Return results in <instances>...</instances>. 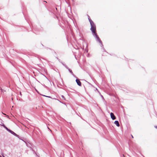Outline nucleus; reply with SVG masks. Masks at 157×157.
Returning a JSON list of instances; mask_svg holds the SVG:
<instances>
[{"mask_svg": "<svg viewBox=\"0 0 157 157\" xmlns=\"http://www.w3.org/2000/svg\"><path fill=\"white\" fill-rule=\"evenodd\" d=\"M98 43H99V44H100V46L101 47H103V45L102 44V41H101V40H98Z\"/></svg>", "mask_w": 157, "mask_h": 157, "instance_id": "nucleus-5", "label": "nucleus"}, {"mask_svg": "<svg viewBox=\"0 0 157 157\" xmlns=\"http://www.w3.org/2000/svg\"><path fill=\"white\" fill-rule=\"evenodd\" d=\"M0 89L1 90V91H2V88H1Z\"/></svg>", "mask_w": 157, "mask_h": 157, "instance_id": "nucleus-12", "label": "nucleus"}, {"mask_svg": "<svg viewBox=\"0 0 157 157\" xmlns=\"http://www.w3.org/2000/svg\"><path fill=\"white\" fill-rule=\"evenodd\" d=\"M67 69L68 70V71L70 72L71 73L72 75H74L71 70L70 69H69L68 68V69Z\"/></svg>", "mask_w": 157, "mask_h": 157, "instance_id": "nucleus-8", "label": "nucleus"}, {"mask_svg": "<svg viewBox=\"0 0 157 157\" xmlns=\"http://www.w3.org/2000/svg\"><path fill=\"white\" fill-rule=\"evenodd\" d=\"M76 82H77V84L80 86H81V83L79 79H76Z\"/></svg>", "mask_w": 157, "mask_h": 157, "instance_id": "nucleus-3", "label": "nucleus"}, {"mask_svg": "<svg viewBox=\"0 0 157 157\" xmlns=\"http://www.w3.org/2000/svg\"><path fill=\"white\" fill-rule=\"evenodd\" d=\"M62 64H63V65L67 69H68V67L65 64L63 63H62Z\"/></svg>", "mask_w": 157, "mask_h": 157, "instance_id": "nucleus-9", "label": "nucleus"}, {"mask_svg": "<svg viewBox=\"0 0 157 157\" xmlns=\"http://www.w3.org/2000/svg\"><path fill=\"white\" fill-rule=\"evenodd\" d=\"M110 116H111V118L113 120H114L116 119V117L113 113H110Z\"/></svg>", "mask_w": 157, "mask_h": 157, "instance_id": "nucleus-2", "label": "nucleus"}, {"mask_svg": "<svg viewBox=\"0 0 157 157\" xmlns=\"http://www.w3.org/2000/svg\"><path fill=\"white\" fill-rule=\"evenodd\" d=\"M9 132H10V133H11L13 135L16 136H17V135L16 134L15 132H14L13 131H12V130L10 129L9 130Z\"/></svg>", "mask_w": 157, "mask_h": 157, "instance_id": "nucleus-4", "label": "nucleus"}, {"mask_svg": "<svg viewBox=\"0 0 157 157\" xmlns=\"http://www.w3.org/2000/svg\"><path fill=\"white\" fill-rule=\"evenodd\" d=\"M61 97L63 100H65V98L64 97V96H63V95H61Z\"/></svg>", "mask_w": 157, "mask_h": 157, "instance_id": "nucleus-10", "label": "nucleus"}, {"mask_svg": "<svg viewBox=\"0 0 157 157\" xmlns=\"http://www.w3.org/2000/svg\"><path fill=\"white\" fill-rule=\"evenodd\" d=\"M114 124H116L117 126L119 127L120 126L119 122L117 121H116L114 122Z\"/></svg>", "mask_w": 157, "mask_h": 157, "instance_id": "nucleus-6", "label": "nucleus"}, {"mask_svg": "<svg viewBox=\"0 0 157 157\" xmlns=\"http://www.w3.org/2000/svg\"><path fill=\"white\" fill-rule=\"evenodd\" d=\"M43 96H45V97H48V98H50V96H46L44 95H43Z\"/></svg>", "mask_w": 157, "mask_h": 157, "instance_id": "nucleus-11", "label": "nucleus"}, {"mask_svg": "<svg viewBox=\"0 0 157 157\" xmlns=\"http://www.w3.org/2000/svg\"><path fill=\"white\" fill-rule=\"evenodd\" d=\"M3 126L7 131H9L10 129H8L7 127H6L4 124L2 125Z\"/></svg>", "mask_w": 157, "mask_h": 157, "instance_id": "nucleus-7", "label": "nucleus"}, {"mask_svg": "<svg viewBox=\"0 0 157 157\" xmlns=\"http://www.w3.org/2000/svg\"><path fill=\"white\" fill-rule=\"evenodd\" d=\"M3 157H5V156H3V155H2Z\"/></svg>", "mask_w": 157, "mask_h": 157, "instance_id": "nucleus-14", "label": "nucleus"}, {"mask_svg": "<svg viewBox=\"0 0 157 157\" xmlns=\"http://www.w3.org/2000/svg\"><path fill=\"white\" fill-rule=\"evenodd\" d=\"M89 20L91 26L90 29L93 35L95 36L96 38L97 39H99V36H98L96 33V27L95 25H94L95 24L89 18Z\"/></svg>", "mask_w": 157, "mask_h": 157, "instance_id": "nucleus-1", "label": "nucleus"}, {"mask_svg": "<svg viewBox=\"0 0 157 157\" xmlns=\"http://www.w3.org/2000/svg\"><path fill=\"white\" fill-rule=\"evenodd\" d=\"M132 138H133V136H132Z\"/></svg>", "mask_w": 157, "mask_h": 157, "instance_id": "nucleus-13", "label": "nucleus"}]
</instances>
